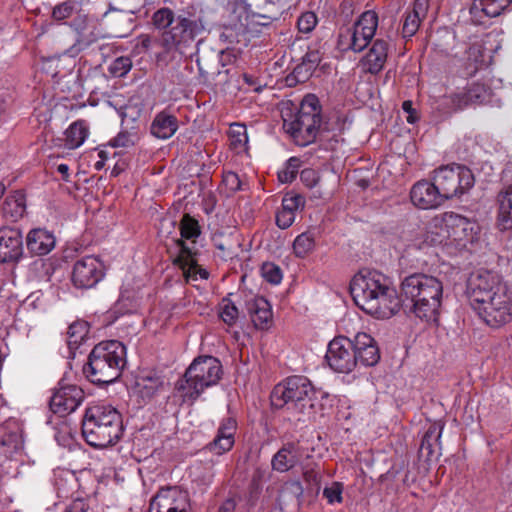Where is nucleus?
I'll list each match as a JSON object with an SVG mask.
<instances>
[{
  "label": "nucleus",
  "mask_w": 512,
  "mask_h": 512,
  "mask_svg": "<svg viewBox=\"0 0 512 512\" xmlns=\"http://www.w3.org/2000/svg\"><path fill=\"white\" fill-rule=\"evenodd\" d=\"M236 499L229 498L219 507L218 512H234L236 509Z\"/></svg>",
  "instance_id": "0e129e2a"
},
{
  "label": "nucleus",
  "mask_w": 512,
  "mask_h": 512,
  "mask_svg": "<svg viewBox=\"0 0 512 512\" xmlns=\"http://www.w3.org/2000/svg\"><path fill=\"white\" fill-rule=\"evenodd\" d=\"M302 61L308 66V70L314 71L321 61V55L318 50H309Z\"/></svg>",
  "instance_id": "bf43d9fd"
},
{
  "label": "nucleus",
  "mask_w": 512,
  "mask_h": 512,
  "mask_svg": "<svg viewBox=\"0 0 512 512\" xmlns=\"http://www.w3.org/2000/svg\"><path fill=\"white\" fill-rule=\"evenodd\" d=\"M428 8L429 0H415L413 9L410 11V13L425 19L427 16Z\"/></svg>",
  "instance_id": "052dcab7"
},
{
  "label": "nucleus",
  "mask_w": 512,
  "mask_h": 512,
  "mask_svg": "<svg viewBox=\"0 0 512 512\" xmlns=\"http://www.w3.org/2000/svg\"><path fill=\"white\" fill-rule=\"evenodd\" d=\"M137 392L143 400L149 401L164 390V378L157 372L149 371L140 375L136 381Z\"/></svg>",
  "instance_id": "bb28decb"
},
{
  "label": "nucleus",
  "mask_w": 512,
  "mask_h": 512,
  "mask_svg": "<svg viewBox=\"0 0 512 512\" xmlns=\"http://www.w3.org/2000/svg\"><path fill=\"white\" fill-rule=\"evenodd\" d=\"M301 181L308 188H313L319 182V175L314 169H304L300 174Z\"/></svg>",
  "instance_id": "13d9d810"
},
{
  "label": "nucleus",
  "mask_w": 512,
  "mask_h": 512,
  "mask_svg": "<svg viewBox=\"0 0 512 512\" xmlns=\"http://www.w3.org/2000/svg\"><path fill=\"white\" fill-rule=\"evenodd\" d=\"M302 476L306 484L310 487L320 488L321 472L312 467L303 468Z\"/></svg>",
  "instance_id": "603ef678"
},
{
  "label": "nucleus",
  "mask_w": 512,
  "mask_h": 512,
  "mask_svg": "<svg viewBox=\"0 0 512 512\" xmlns=\"http://www.w3.org/2000/svg\"><path fill=\"white\" fill-rule=\"evenodd\" d=\"M88 505L81 499L73 501L65 510V512H87Z\"/></svg>",
  "instance_id": "e2e57ef3"
},
{
  "label": "nucleus",
  "mask_w": 512,
  "mask_h": 512,
  "mask_svg": "<svg viewBox=\"0 0 512 512\" xmlns=\"http://www.w3.org/2000/svg\"><path fill=\"white\" fill-rule=\"evenodd\" d=\"M221 376L220 361L213 356H201L190 364L175 389L183 401H195L206 388L216 385Z\"/></svg>",
  "instance_id": "6e6552de"
},
{
  "label": "nucleus",
  "mask_w": 512,
  "mask_h": 512,
  "mask_svg": "<svg viewBox=\"0 0 512 512\" xmlns=\"http://www.w3.org/2000/svg\"><path fill=\"white\" fill-rule=\"evenodd\" d=\"M378 26V16L374 11L364 12L352 28L339 35V44L354 52L363 51L371 42Z\"/></svg>",
  "instance_id": "9b49d317"
},
{
  "label": "nucleus",
  "mask_w": 512,
  "mask_h": 512,
  "mask_svg": "<svg viewBox=\"0 0 512 512\" xmlns=\"http://www.w3.org/2000/svg\"><path fill=\"white\" fill-rule=\"evenodd\" d=\"M423 19L415 14L408 12L405 16L402 34L405 38H410L416 34Z\"/></svg>",
  "instance_id": "37998d69"
},
{
  "label": "nucleus",
  "mask_w": 512,
  "mask_h": 512,
  "mask_svg": "<svg viewBox=\"0 0 512 512\" xmlns=\"http://www.w3.org/2000/svg\"><path fill=\"white\" fill-rule=\"evenodd\" d=\"M305 199L299 194H286L282 199V209L290 211L296 215L299 209H302Z\"/></svg>",
  "instance_id": "49530a36"
},
{
  "label": "nucleus",
  "mask_w": 512,
  "mask_h": 512,
  "mask_svg": "<svg viewBox=\"0 0 512 512\" xmlns=\"http://www.w3.org/2000/svg\"><path fill=\"white\" fill-rule=\"evenodd\" d=\"M432 180L435 181L444 200L460 197L469 191L475 183L472 171L463 165H446L432 172Z\"/></svg>",
  "instance_id": "9d476101"
},
{
  "label": "nucleus",
  "mask_w": 512,
  "mask_h": 512,
  "mask_svg": "<svg viewBox=\"0 0 512 512\" xmlns=\"http://www.w3.org/2000/svg\"><path fill=\"white\" fill-rule=\"evenodd\" d=\"M188 496L177 487L161 489L150 502L149 512H188Z\"/></svg>",
  "instance_id": "4468645a"
},
{
  "label": "nucleus",
  "mask_w": 512,
  "mask_h": 512,
  "mask_svg": "<svg viewBox=\"0 0 512 512\" xmlns=\"http://www.w3.org/2000/svg\"><path fill=\"white\" fill-rule=\"evenodd\" d=\"M57 171L63 176L64 180L69 178V166L67 164H60L57 167Z\"/></svg>",
  "instance_id": "338daca9"
},
{
  "label": "nucleus",
  "mask_w": 512,
  "mask_h": 512,
  "mask_svg": "<svg viewBox=\"0 0 512 512\" xmlns=\"http://www.w3.org/2000/svg\"><path fill=\"white\" fill-rule=\"evenodd\" d=\"M263 278L271 284H279L282 280L281 269L273 263H265L262 266Z\"/></svg>",
  "instance_id": "de8ad7c7"
},
{
  "label": "nucleus",
  "mask_w": 512,
  "mask_h": 512,
  "mask_svg": "<svg viewBox=\"0 0 512 512\" xmlns=\"http://www.w3.org/2000/svg\"><path fill=\"white\" fill-rule=\"evenodd\" d=\"M89 332V326L85 321H76L68 327L67 343L70 349H77Z\"/></svg>",
  "instance_id": "c9c22d12"
},
{
  "label": "nucleus",
  "mask_w": 512,
  "mask_h": 512,
  "mask_svg": "<svg viewBox=\"0 0 512 512\" xmlns=\"http://www.w3.org/2000/svg\"><path fill=\"white\" fill-rule=\"evenodd\" d=\"M344 486L341 482H333L323 490V496L329 504L341 503L343 501Z\"/></svg>",
  "instance_id": "a18cd8bd"
},
{
  "label": "nucleus",
  "mask_w": 512,
  "mask_h": 512,
  "mask_svg": "<svg viewBox=\"0 0 512 512\" xmlns=\"http://www.w3.org/2000/svg\"><path fill=\"white\" fill-rule=\"evenodd\" d=\"M239 311L236 305L229 299L224 298L220 304V317L224 323L232 326L236 323Z\"/></svg>",
  "instance_id": "58836bf2"
},
{
  "label": "nucleus",
  "mask_w": 512,
  "mask_h": 512,
  "mask_svg": "<svg viewBox=\"0 0 512 512\" xmlns=\"http://www.w3.org/2000/svg\"><path fill=\"white\" fill-rule=\"evenodd\" d=\"M350 292L355 304L377 319H389L402 306L390 279L376 270H361L351 280Z\"/></svg>",
  "instance_id": "f03ea898"
},
{
  "label": "nucleus",
  "mask_w": 512,
  "mask_h": 512,
  "mask_svg": "<svg viewBox=\"0 0 512 512\" xmlns=\"http://www.w3.org/2000/svg\"><path fill=\"white\" fill-rule=\"evenodd\" d=\"M247 310L256 329L266 330L272 323V310L269 302L263 297L247 302Z\"/></svg>",
  "instance_id": "a878e982"
},
{
  "label": "nucleus",
  "mask_w": 512,
  "mask_h": 512,
  "mask_svg": "<svg viewBox=\"0 0 512 512\" xmlns=\"http://www.w3.org/2000/svg\"><path fill=\"white\" fill-rule=\"evenodd\" d=\"M295 217L292 212L281 209L276 214V224L281 229H287L294 223Z\"/></svg>",
  "instance_id": "4d7b16f0"
},
{
  "label": "nucleus",
  "mask_w": 512,
  "mask_h": 512,
  "mask_svg": "<svg viewBox=\"0 0 512 512\" xmlns=\"http://www.w3.org/2000/svg\"><path fill=\"white\" fill-rule=\"evenodd\" d=\"M355 345L353 340L339 336L328 345L326 360L329 366L339 373H350L356 367Z\"/></svg>",
  "instance_id": "f8f14e48"
},
{
  "label": "nucleus",
  "mask_w": 512,
  "mask_h": 512,
  "mask_svg": "<svg viewBox=\"0 0 512 512\" xmlns=\"http://www.w3.org/2000/svg\"><path fill=\"white\" fill-rule=\"evenodd\" d=\"M497 225L501 230L512 228V184L505 187L497 196Z\"/></svg>",
  "instance_id": "c85d7f7f"
},
{
  "label": "nucleus",
  "mask_w": 512,
  "mask_h": 512,
  "mask_svg": "<svg viewBox=\"0 0 512 512\" xmlns=\"http://www.w3.org/2000/svg\"><path fill=\"white\" fill-rule=\"evenodd\" d=\"M387 55L388 43L383 39H376L362 60L364 71L373 75L381 72L387 61Z\"/></svg>",
  "instance_id": "393cba45"
},
{
  "label": "nucleus",
  "mask_w": 512,
  "mask_h": 512,
  "mask_svg": "<svg viewBox=\"0 0 512 512\" xmlns=\"http://www.w3.org/2000/svg\"><path fill=\"white\" fill-rule=\"evenodd\" d=\"M196 63L199 69L201 76L208 78H214L216 75L220 74L219 71V56L211 53L210 55L197 56Z\"/></svg>",
  "instance_id": "f704fd0d"
},
{
  "label": "nucleus",
  "mask_w": 512,
  "mask_h": 512,
  "mask_svg": "<svg viewBox=\"0 0 512 512\" xmlns=\"http://www.w3.org/2000/svg\"><path fill=\"white\" fill-rule=\"evenodd\" d=\"M473 97V90H469L467 92L450 95L447 99L450 100L455 109H461L468 105V103L473 100Z\"/></svg>",
  "instance_id": "5fc2aeb1"
},
{
  "label": "nucleus",
  "mask_w": 512,
  "mask_h": 512,
  "mask_svg": "<svg viewBox=\"0 0 512 512\" xmlns=\"http://www.w3.org/2000/svg\"><path fill=\"white\" fill-rule=\"evenodd\" d=\"M153 25L162 30V46L167 50H178L190 46L206 30V21L202 10L188 6L177 12L168 7L155 11Z\"/></svg>",
  "instance_id": "7ed1b4c3"
},
{
  "label": "nucleus",
  "mask_w": 512,
  "mask_h": 512,
  "mask_svg": "<svg viewBox=\"0 0 512 512\" xmlns=\"http://www.w3.org/2000/svg\"><path fill=\"white\" fill-rule=\"evenodd\" d=\"M180 233L185 239L197 238L201 233L198 221L189 214H185L180 221Z\"/></svg>",
  "instance_id": "4c0bfd02"
},
{
  "label": "nucleus",
  "mask_w": 512,
  "mask_h": 512,
  "mask_svg": "<svg viewBox=\"0 0 512 512\" xmlns=\"http://www.w3.org/2000/svg\"><path fill=\"white\" fill-rule=\"evenodd\" d=\"M177 129V118L164 111L155 116L150 127L151 134L159 139H168L172 137Z\"/></svg>",
  "instance_id": "c756f323"
},
{
  "label": "nucleus",
  "mask_w": 512,
  "mask_h": 512,
  "mask_svg": "<svg viewBox=\"0 0 512 512\" xmlns=\"http://www.w3.org/2000/svg\"><path fill=\"white\" fill-rule=\"evenodd\" d=\"M299 0H265V7L275 12L276 14L282 13L286 9H290Z\"/></svg>",
  "instance_id": "864d4df0"
},
{
  "label": "nucleus",
  "mask_w": 512,
  "mask_h": 512,
  "mask_svg": "<svg viewBox=\"0 0 512 512\" xmlns=\"http://www.w3.org/2000/svg\"><path fill=\"white\" fill-rule=\"evenodd\" d=\"M104 269V264L98 257L85 256L78 259L73 265L72 283L76 288H92L103 279Z\"/></svg>",
  "instance_id": "ddd939ff"
},
{
  "label": "nucleus",
  "mask_w": 512,
  "mask_h": 512,
  "mask_svg": "<svg viewBox=\"0 0 512 512\" xmlns=\"http://www.w3.org/2000/svg\"><path fill=\"white\" fill-rule=\"evenodd\" d=\"M28 250L36 255H46L55 246V237L41 228L32 229L26 238Z\"/></svg>",
  "instance_id": "cd10ccee"
},
{
  "label": "nucleus",
  "mask_w": 512,
  "mask_h": 512,
  "mask_svg": "<svg viewBox=\"0 0 512 512\" xmlns=\"http://www.w3.org/2000/svg\"><path fill=\"white\" fill-rule=\"evenodd\" d=\"M321 124V107L316 96L308 95L301 102L297 113L283 115V128L295 144L307 146L315 141Z\"/></svg>",
  "instance_id": "1a4fd4ad"
},
{
  "label": "nucleus",
  "mask_w": 512,
  "mask_h": 512,
  "mask_svg": "<svg viewBox=\"0 0 512 512\" xmlns=\"http://www.w3.org/2000/svg\"><path fill=\"white\" fill-rule=\"evenodd\" d=\"M301 458V448L294 442H288L273 455L271 467L274 471L284 473L296 467Z\"/></svg>",
  "instance_id": "412c9836"
},
{
  "label": "nucleus",
  "mask_w": 512,
  "mask_h": 512,
  "mask_svg": "<svg viewBox=\"0 0 512 512\" xmlns=\"http://www.w3.org/2000/svg\"><path fill=\"white\" fill-rule=\"evenodd\" d=\"M26 212L25 196L22 192H15L6 197L3 203V215L11 222L22 218Z\"/></svg>",
  "instance_id": "2f4dec72"
},
{
  "label": "nucleus",
  "mask_w": 512,
  "mask_h": 512,
  "mask_svg": "<svg viewBox=\"0 0 512 512\" xmlns=\"http://www.w3.org/2000/svg\"><path fill=\"white\" fill-rule=\"evenodd\" d=\"M0 444L8 457L23 449L22 427L17 420L9 419L2 425Z\"/></svg>",
  "instance_id": "4be33fe9"
},
{
  "label": "nucleus",
  "mask_w": 512,
  "mask_h": 512,
  "mask_svg": "<svg viewBox=\"0 0 512 512\" xmlns=\"http://www.w3.org/2000/svg\"><path fill=\"white\" fill-rule=\"evenodd\" d=\"M23 254L22 234L15 228L0 230V262H13Z\"/></svg>",
  "instance_id": "f3484780"
},
{
  "label": "nucleus",
  "mask_w": 512,
  "mask_h": 512,
  "mask_svg": "<svg viewBox=\"0 0 512 512\" xmlns=\"http://www.w3.org/2000/svg\"><path fill=\"white\" fill-rule=\"evenodd\" d=\"M442 295V282L431 275L415 273L401 283V296L410 302L409 312L426 322L438 319Z\"/></svg>",
  "instance_id": "20e7f679"
},
{
  "label": "nucleus",
  "mask_w": 512,
  "mask_h": 512,
  "mask_svg": "<svg viewBox=\"0 0 512 512\" xmlns=\"http://www.w3.org/2000/svg\"><path fill=\"white\" fill-rule=\"evenodd\" d=\"M316 391L308 378L292 376L277 384L271 393V402L275 408H286L298 416L301 421L304 416L314 413Z\"/></svg>",
  "instance_id": "0eeeda50"
},
{
  "label": "nucleus",
  "mask_w": 512,
  "mask_h": 512,
  "mask_svg": "<svg viewBox=\"0 0 512 512\" xmlns=\"http://www.w3.org/2000/svg\"><path fill=\"white\" fill-rule=\"evenodd\" d=\"M303 486L298 480L286 481L280 488L276 506L280 512H297L301 506Z\"/></svg>",
  "instance_id": "6ab92c4d"
},
{
  "label": "nucleus",
  "mask_w": 512,
  "mask_h": 512,
  "mask_svg": "<svg viewBox=\"0 0 512 512\" xmlns=\"http://www.w3.org/2000/svg\"><path fill=\"white\" fill-rule=\"evenodd\" d=\"M75 8L74 0H67L57 5L52 12L53 18L56 20H64L71 16Z\"/></svg>",
  "instance_id": "8fccbe9b"
},
{
  "label": "nucleus",
  "mask_w": 512,
  "mask_h": 512,
  "mask_svg": "<svg viewBox=\"0 0 512 512\" xmlns=\"http://www.w3.org/2000/svg\"><path fill=\"white\" fill-rule=\"evenodd\" d=\"M467 60L473 64L471 74L475 73L478 69L477 64L482 61L483 45L479 42L472 43L467 51Z\"/></svg>",
  "instance_id": "09e8293b"
},
{
  "label": "nucleus",
  "mask_w": 512,
  "mask_h": 512,
  "mask_svg": "<svg viewBox=\"0 0 512 512\" xmlns=\"http://www.w3.org/2000/svg\"><path fill=\"white\" fill-rule=\"evenodd\" d=\"M435 181L422 179L416 182L410 190L412 204L423 210L435 209L444 204Z\"/></svg>",
  "instance_id": "dca6fc26"
},
{
  "label": "nucleus",
  "mask_w": 512,
  "mask_h": 512,
  "mask_svg": "<svg viewBox=\"0 0 512 512\" xmlns=\"http://www.w3.org/2000/svg\"><path fill=\"white\" fill-rule=\"evenodd\" d=\"M3 193H4V186H3V184L0 183V198L2 197Z\"/></svg>",
  "instance_id": "774afa93"
},
{
  "label": "nucleus",
  "mask_w": 512,
  "mask_h": 512,
  "mask_svg": "<svg viewBox=\"0 0 512 512\" xmlns=\"http://www.w3.org/2000/svg\"><path fill=\"white\" fill-rule=\"evenodd\" d=\"M88 136V129L83 121H76L65 132V147L76 149L80 147Z\"/></svg>",
  "instance_id": "72a5a7b5"
},
{
  "label": "nucleus",
  "mask_w": 512,
  "mask_h": 512,
  "mask_svg": "<svg viewBox=\"0 0 512 512\" xmlns=\"http://www.w3.org/2000/svg\"><path fill=\"white\" fill-rule=\"evenodd\" d=\"M177 245L180 247V252L175 258L174 263L182 268L185 276L190 278L192 273H199L201 278L206 279L208 277V272L197 266L190 248H188L182 240H177Z\"/></svg>",
  "instance_id": "7c9ffc66"
},
{
  "label": "nucleus",
  "mask_w": 512,
  "mask_h": 512,
  "mask_svg": "<svg viewBox=\"0 0 512 512\" xmlns=\"http://www.w3.org/2000/svg\"><path fill=\"white\" fill-rule=\"evenodd\" d=\"M313 71L308 70V66L302 61L301 64L297 65L294 69V75L299 81H305L312 75Z\"/></svg>",
  "instance_id": "680f3d73"
},
{
  "label": "nucleus",
  "mask_w": 512,
  "mask_h": 512,
  "mask_svg": "<svg viewBox=\"0 0 512 512\" xmlns=\"http://www.w3.org/2000/svg\"><path fill=\"white\" fill-rule=\"evenodd\" d=\"M223 183L226 186V188L232 193L241 190L242 182L238 174H236L235 172L229 171L225 173L223 176Z\"/></svg>",
  "instance_id": "6e6d98bb"
},
{
  "label": "nucleus",
  "mask_w": 512,
  "mask_h": 512,
  "mask_svg": "<svg viewBox=\"0 0 512 512\" xmlns=\"http://www.w3.org/2000/svg\"><path fill=\"white\" fill-rule=\"evenodd\" d=\"M84 391L76 385H66L57 389L50 399V409L61 417L74 412L84 400Z\"/></svg>",
  "instance_id": "2eb2a0df"
},
{
  "label": "nucleus",
  "mask_w": 512,
  "mask_h": 512,
  "mask_svg": "<svg viewBox=\"0 0 512 512\" xmlns=\"http://www.w3.org/2000/svg\"><path fill=\"white\" fill-rule=\"evenodd\" d=\"M318 22L317 16L314 12L307 11L302 13L297 21V27L300 33L309 34L316 27Z\"/></svg>",
  "instance_id": "79ce46f5"
},
{
  "label": "nucleus",
  "mask_w": 512,
  "mask_h": 512,
  "mask_svg": "<svg viewBox=\"0 0 512 512\" xmlns=\"http://www.w3.org/2000/svg\"><path fill=\"white\" fill-rule=\"evenodd\" d=\"M231 144L234 147L245 145L248 141L246 128L244 125L236 124L231 127L230 131Z\"/></svg>",
  "instance_id": "3c124183"
},
{
  "label": "nucleus",
  "mask_w": 512,
  "mask_h": 512,
  "mask_svg": "<svg viewBox=\"0 0 512 512\" xmlns=\"http://www.w3.org/2000/svg\"><path fill=\"white\" fill-rule=\"evenodd\" d=\"M301 166V161L299 158L291 157L285 165V168L278 172V178L282 183H290L292 182L298 173V170Z\"/></svg>",
  "instance_id": "ea45409f"
},
{
  "label": "nucleus",
  "mask_w": 512,
  "mask_h": 512,
  "mask_svg": "<svg viewBox=\"0 0 512 512\" xmlns=\"http://www.w3.org/2000/svg\"><path fill=\"white\" fill-rule=\"evenodd\" d=\"M138 140V135L135 132L121 131L116 137L110 140L109 144L112 147L128 148L133 146Z\"/></svg>",
  "instance_id": "c03bdc74"
},
{
  "label": "nucleus",
  "mask_w": 512,
  "mask_h": 512,
  "mask_svg": "<svg viewBox=\"0 0 512 512\" xmlns=\"http://www.w3.org/2000/svg\"><path fill=\"white\" fill-rule=\"evenodd\" d=\"M435 226L438 223H443L446 228H451V235L454 239L462 240L464 237H469L472 240L474 235L475 224L470 222L466 217L459 214L450 212L445 213L441 218L435 217L433 219Z\"/></svg>",
  "instance_id": "5701e85b"
},
{
  "label": "nucleus",
  "mask_w": 512,
  "mask_h": 512,
  "mask_svg": "<svg viewBox=\"0 0 512 512\" xmlns=\"http://www.w3.org/2000/svg\"><path fill=\"white\" fill-rule=\"evenodd\" d=\"M121 414L110 405L88 407L82 420V435L95 448H106L119 441L123 434Z\"/></svg>",
  "instance_id": "39448f33"
},
{
  "label": "nucleus",
  "mask_w": 512,
  "mask_h": 512,
  "mask_svg": "<svg viewBox=\"0 0 512 512\" xmlns=\"http://www.w3.org/2000/svg\"><path fill=\"white\" fill-rule=\"evenodd\" d=\"M444 425L441 422H434L430 424L427 431L425 432L421 445H420V451L426 452L427 457H431L434 452L435 448L437 446L440 447V438L442 435Z\"/></svg>",
  "instance_id": "473e14b6"
},
{
  "label": "nucleus",
  "mask_w": 512,
  "mask_h": 512,
  "mask_svg": "<svg viewBox=\"0 0 512 512\" xmlns=\"http://www.w3.org/2000/svg\"><path fill=\"white\" fill-rule=\"evenodd\" d=\"M468 297L479 317L493 328L512 319V297L500 277L490 271H479L468 281Z\"/></svg>",
  "instance_id": "f257e3e1"
},
{
  "label": "nucleus",
  "mask_w": 512,
  "mask_h": 512,
  "mask_svg": "<svg viewBox=\"0 0 512 512\" xmlns=\"http://www.w3.org/2000/svg\"><path fill=\"white\" fill-rule=\"evenodd\" d=\"M125 363L126 348L121 342H100L90 352L83 372L94 384H110L120 377Z\"/></svg>",
  "instance_id": "423d86ee"
},
{
  "label": "nucleus",
  "mask_w": 512,
  "mask_h": 512,
  "mask_svg": "<svg viewBox=\"0 0 512 512\" xmlns=\"http://www.w3.org/2000/svg\"><path fill=\"white\" fill-rule=\"evenodd\" d=\"M402 109L409 114L407 117V121L409 123H414L415 117H414L413 113H415V110L412 107V102L409 100L404 101L402 104Z\"/></svg>",
  "instance_id": "69168bd1"
},
{
  "label": "nucleus",
  "mask_w": 512,
  "mask_h": 512,
  "mask_svg": "<svg viewBox=\"0 0 512 512\" xmlns=\"http://www.w3.org/2000/svg\"><path fill=\"white\" fill-rule=\"evenodd\" d=\"M236 421L233 418H225L222 420L217 435L207 448L217 454L222 455L229 451L234 445V436L236 432Z\"/></svg>",
  "instance_id": "b1692460"
},
{
  "label": "nucleus",
  "mask_w": 512,
  "mask_h": 512,
  "mask_svg": "<svg viewBox=\"0 0 512 512\" xmlns=\"http://www.w3.org/2000/svg\"><path fill=\"white\" fill-rule=\"evenodd\" d=\"M354 351L356 365L361 364L365 367L376 365L380 360L379 348L374 338L367 333H358L354 337Z\"/></svg>",
  "instance_id": "a211bd4d"
},
{
  "label": "nucleus",
  "mask_w": 512,
  "mask_h": 512,
  "mask_svg": "<svg viewBox=\"0 0 512 512\" xmlns=\"http://www.w3.org/2000/svg\"><path fill=\"white\" fill-rule=\"evenodd\" d=\"M315 248V237L311 232H303L293 242V252L296 257L304 258Z\"/></svg>",
  "instance_id": "e433bc0d"
},
{
  "label": "nucleus",
  "mask_w": 512,
  "mask_h": 512,
  "mask_svg": "<svg viewBox=\"0 0 512 512\" xmlns=\"http://www.w3.org/2000/svg\"><path fill=\"white\" fill-rule=\"evenodd\" d=\"M512 0H474L470 7L471 20L474 24H485L484 18H493L504 13Z\"/></svg>",
  "instance_id": "aec40b11"
},
{
  "label": "nucleus",
  "mask_w": 512,
  "mask_h": 512,
  "mask_svg": "<svg viewBox=\"0 0 512 512\" xmlns=\"http://www.w3.org/2000/svg\"><path fill=\"white\" fill-rule=\"evenodd\" d=\"M132 67V61L129 57L121 56L116 58L109 66V72L114 77L125 76Z\"/></svg>",
  "instance_id": "a19ab883"
}]
</instances>
